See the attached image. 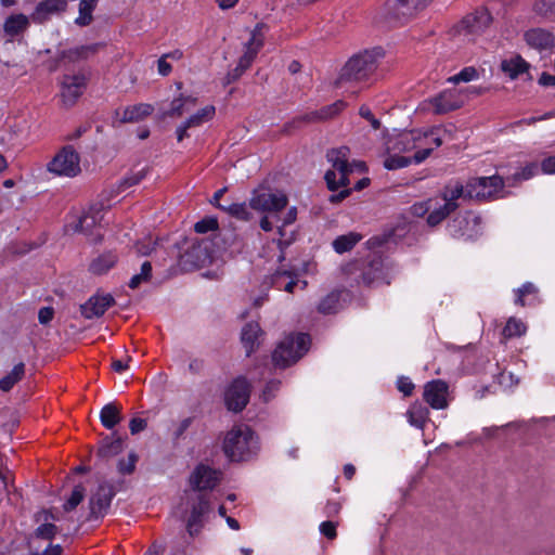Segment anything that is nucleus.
<instances>
[{
	"label": "nucleus",
	"instance_id": "obj_5",
	"mask_svg": "<svg viewBox=\"0 0 555 555\" xmlns=\"http://www.w3.org/2000/svg\"><path fill=\"white\" fill-rule=\"evenodd\" d=\"M257 449L254 431L245 426L231 429L223 441V451L232 461L247 460Z\"/></svg>",
	"mask_w": 555,
	"mask_h": 555
},
{
	"label": "nucleus",
	"instance_id": "obj_15",
	"mask_svg": "<svg viewBox=\"0 0 555 555\" xmlns=\"http://www.w3.org/2000/svg\"><path fill=\"white\" fill-rule=\"evenodd\" d=\"M219 482V473L207 465L199 464L190 476L193 490L204 491L214 489Z\"/></svg>",
	"mask_w": 555,
	"mask_h": 555
},
{
	"label": "nucleus",
	"instance_id": "obj_45",
	"mask_svg": "<svg viewBox=\"0 0 555 555\" xmlns=\"http://www.w3.org/2000/svg\"><path fill=\"white\" fill-rule=\"evenodd\" d=\"M216 113L214 105H207L186 119V126L197 127L204 121L210 120Z\"/></svg>",
	"mask_w": 555,
	"mask_h": 555
},
{
	"label": "nucleus",
	"instance_id": "obj_42",
	"mask_svg": "<svg viewBox=\"0 0 555 555\" xmlns=\"http://www.w3.org/2000/svg\"><path fill=\"white\" fill-rule=\"evenodd\" d=\"M249 204L246 203H232L227 206H222L221 210L228 212L230 216L243 220L248 221L251 219L253 215L249 211Z\"/></svg>",
	"mask_w": 555,
	"mask_h": 555
},
{
	"label": "nucleus",
	"instance_id": "obj_24",
	"mask_svg": "<svg viewBox=\"0 0 555 555\" xmlns=\"http://www.w3.org/2000/svg\"><path fill=\"white\" fill-rule=\"evenodd\" d=\"M102 47V43H91L75 47L68 50H62L57 54V61L61 62L67 60L70 63H76L82 60H87L90 56L96 54Z\"/></svg>",
	"mask_w": 555,
	"mask_h": 555
},
{
	"label": "nucleus",
	"instance_id": "obj_59",
	"mask_svg": "<svg viewBox=\"0 0 555 555\" xmlns=\"http://www.w3.org/2000/svg\"><path fill=\"white\" fill-rule=\"evenodd\" d=\"M192 423H193V417H186V418L182 420L178 424L176 430L172 434L173 440L178 441L179 439H181L183 437L184 433L190 428Z\"/></svg>",
	"mask_w": 555,
	"mask_h": 555
},
{
	"label": "nucleus",
	"instance_id": "obj_60",
	"mask_svg": "<svg viewBox=\"0 0 555 555\" xmlns=\"http://www.w3.org/2000/svg\"><path fill=\"white\" fill-rule=\"evenodd\" d=\"M336 527H337L336 522L326 520L320 525V531L324 537L332 540V539L336 538V535H337Z\"/></svg>",
	"mask_w": 555,
	"mask_h": 555
},
{
	"label": "nucleus",
	"instance_id": "obj_62",
	"mask_svg": "<svg viewBox=\"0 0 555 555\" xmlns=\"http://www.w3.org/2000/svg\"><path fill=\"white\" fill-rule=\"evenodd\" d=\"M431 199H428L426 202L416 203L411 207V211L416 217H423L426 215L430 208H431Z\"/></svg>",
	"mask_w": 555,
	"mask_h": 555
},
{
	"label": "nucleus",
	"instance_id": "obj_64",
	"mask_svg": "<svg viewBox=\"0 0 555 555\" xmlns=\"http://www.w3.org/2000/svg\"><path fill=\"white\" fill-rule=\"evenodd\" d=\"M541 170L547 175H555V155L542 160Z\"/></svg>",
	"mask_w": 555,
	"mask_h": 555
},
{
	"label": "nucleus",
	"instance_id": "obj_28",
	"mask_svg": "<svg viewBox=\"0 0 555 555\" xmlns=\"http://www.w3.org/2000/svg\"><path fill=\"white\" fill-rule=\"evenodd\" d=\"M101 220L100 210L90 209L78 218L74 225L75 232L83 233L85 235H92V230L99 224Z\"/></svg>",
	"mask_w": 555,
	"mask_h": 555
},
{
	"label": "nucleus",
	"instance_id": "obj_63",
	"mask_svg": "<svg viewBox=\"0 0 555 555\" xmlns=\"http://www.w3.org/2000/svg\"><path fill=\"white\" fill-rule=\"evenodd\" d=\"M146 426H147V422L144 418L133 417L129 422V429H130L131 435H137V434L143 431L146 428Z\"/></svg>",
	"mask_w": 555,
	"mask_h": 555
},
{
	"label": "nucleus",
	"instance_id": "obj_36",
	"mask_svg": "<svg viewBox=\"0 0 555 555\" xmlns=\"http://www.w3.org/2000/svg\"><path fill=\"white\" fill-rule=\"evenodd\" d=\"M441 196L444 203L453 204L456 210L459 207L456 201L461 197L467 198L466 185H463L460 182H455L454 184H447L442 191Z\"/></svg>",
	"mask_w": 555,
	"mask_h": 555
},
{
	"label": "nucleus",
	"instance_id": "obj_51",
	"mask_svg": "<svg viewBox=\"0 0 555 555\" xmlns=\"http://www.w3.org/2000/svg\"><path fill=\"white\" fill-rule=\"evenodd\" d=\"M478 77V72L473 66L464 67L459 74L450 77L448 81L453 83L469 82Z\"/></svg>",
	"mask_w": 555,
	"mask_h": 555
},
{
	"label": "nucleus",
	"instance_id": "obj_48",
	"mask_svg": "<svg viewBox=\"0 0 555 555\" xmlns=\"http://www.w3.org/2000/svg\"><path fill=\"white\" fill-rule=\"evenodd\" d=\"M533 10L538 15L555 21V0H538Z\"/></svg>",
	"mask_w": 555,
	"mask_h": 555
},
{
	"label": "nucleus",
	"instance_id": "obj_54",
	"mask_svg": "<svg viewBox=\"0 0 555 555\" xmlns=\"http://www.w3.org/2000/svg\"><path fill=\"white\" fill-rule=\"evenodd\" d=\"M146 176V169H141L137 172H131L129 176L125 177L121 182L120 186L126 189L133 186L141 182L142 179Z\"/></svg>",
	"mask_w": 555,
	"mask_h": 555
},
{
	"label": "nucleus",
	"instance_id": "obj_38",
	"mask_svg": "<svg viewBox=\"0 0 555 555\" xmlns=\"http://www.w3.org/2000/svg\"><path fill=\"white\" fill-rule=\"evenodd\" d=\"M25 375V364L23 362L14 365L12 371L0 379V389L2 391H10L16 383H18Z\"/></svg>",
	"mask_w": 555,
	"mask_h": 555
},
{
	"label": "nucleus",
	"instance_id": "obj_25",
	"mask_svg": "<svg viewBox=\"0 0 555 555\" xmlns=\"http://www.w3.org/2000/svg\"><path fill=\"white\" fill-rule=\"evenodd\" d=\"M264 333L257 322L246 323L241 332V341L246 351V357H250L259 347V337Z\"/></svg>",
	"mask_w": 555,
	"mask_h": 555
},
{
	"label": "nucleus",
	"instance_id": "obj_14",
	"mask_svg": "<svg viewBox=\"0 0 555 555\" xmlns=\"http://www.w3.org/2000/svg\"><path fill=\"white\" fill-rule=\"evenodd\" d=\"M448 389L444 380L434 379L425 385L423 398L433 409L443 410L448 406Z\"/></svg>",
	"mask_w": 555,
	"mask_h": 555
},
{
	"label": "nucleus",
	"instance_id": "obj_34",
	"mask_svg": "<svg viewBox=\"0 0 555 555\" xmlns=\"http://www.w3.org/2000/svg\"><path fill=\"white\" fill-rule=\"evenodd\" d=\"M362 236L356 232H349L348 234L337 236L332 246L337 254H344L350 251L360 241Z\"/></svg>",
	"mask_w": 555,
	"mask_h": 555
},
{
	"label": "nucleus",
	"instance_id": "obj_44",
	"mask_svg": "<svg viewBox=\"0 0 555 555\" xmlns=\"http://www.w3.org/2000/svg\"><path fill=\"white\" fill-rule=\"evenodd\" d=\"M453 211H455L454 205L451 203H444L439 208H435L433 211L429 212L427 217V223L430 227H435L442 222Z\"/></svg>",
	"mask_w": 555,
	"mask_h": 555
},
{
	"label": "nucleus",
	"instance_id": "obj_56",
	"mask_svg": "<svg viewBox=\"0 0 555 555\" xmlns=\"http://www.w3.org/2000/svg\"><path fill=\"white\" fill-rule=\"evenodd\" d=\"M397 388L401 391L405 397H409L413 393L415 388L412 380L406 376H400L397 380Z\"/></svg>",
	"mask_w": 555,
	"mask_h": 555
},
{
	"label": "nucleus",
	"instance_id": "obj_26",
	"mask_svg": "<svg viewBox=\"0 0 555 555\" xmlns=\"http://www.w3.org/2000/svg\"><path fill=\"white\" fill-rule=\"evenodd\" d=\"M346 107V103L343 100H338L330 105H326L320 108L317 112H312L310 114H306L301 117L304 121H315V120H326L338 115Z\"/></svg>",
	"mask_w": 555,
	"mask_h": 555
},
{
	"label": "nucleus",
	"instance_id": "obj_55",
	"mask_svg": "<svg viewBox=\"0 0 555 555\" xmlns=\"http://www.w3.org/2000/svg\"><path fill=\"white\" fill-rule=\"evenodd\" d=\"M539 171V165L537 163H530L526 165L520 171L514 175L516 180H528L532 178Z\"/></svg>",
	"mask_w": 555,
	"mask_h": 555
},
{
	"label": "nucleus",
	"instance_id": "obj_29",
	"mask_svg": "<svg viewBox=\"0 0 555 555\" xmlns=\"http://www.w3.org/2000/svg\"><path fill=\"white\" fill-rule=\"evenodd\" d=\"M530 64L525 61L520 55H515L509 60H504L501 63V69L511 79H516L520 74L528 72Z\"/></svg>",
	"mask_w": 555,
	"mask_h": 555
},
{
	"label": "nucleus",
	"instance_id": "obj_13",
	"mask_svg": "<svg viewBox=\"0 0 555 555\" xmlns=\"http://www.w3.org/2000/svg\"><path fill=\"white\" fill-rule=\"evenodd\" d=\"M492 15L486 8H478L463 17L461 27L469 35H481L492 24Z\"/></svg>",
	"mask_w": 555,
	"mask_h": 555
},
{
	"label": "nucleus",
	"instance_id": "obj_22",
	"mask_svg": "<svg viewBox=\"0 0 555 555\" xmlns=\"http://www.w3.org/2000/svg\"><path fill=\"white\" fill-rule=\"evenodd\" d=\"M184 266L192 269L204 267L210 261V255L206 243H193L192 246L181 256Z\"/></svg>",
	"mask_w": 555,
	"mask_h": 555
},
{
	"label": "nucleus",
	"instance_id": "obj_31",
	"mask_svg": "<svg viewBox=\"0 0 555 555\" xmlns=\"http://www.w3.org/2000/svg\"><path fill=\"white\" fill-rule=\"evenodd\" d=\"M117 259L113 251H106L91 261L89 271L93 274L102 275L116 264Z\"/></svg>",
	"mask_w": 555,
	"mask_h": 555
},
{
	"label": "nucleus",
	"instance_id": "obj_10",
	"mask_svg": "<svg viewBox=\"0 0 555 555\" xmlns=\"http://www.w3.org/2000/svg\"><path fill=\"white\" fill-rule=\"evenodd\" d=\"M288 203V198L283 193H270L255 190L249 198V207L259 212L278 214L282 211Z\"/></svg>",
	"mask_w": 555,
	"mask_h": 555
},
{
	"label": "nucleus",
	"instance_id": "obj_32",
	"mask_svg": "<svg viewBox=\"0 0 555 555\" xmlns=\"http://www.w3.org/2000/svg\"><path fill=\"white\" fill-rule=\"evenodd\" d=\"M415 146L413 137L411 132H401L392 138H390L387 142V151L389 153H402L410 151Z\"/></svg>",
	"mask_w": 555,
	"mask_h": 555
},
{
	"label": "nucleus",
	"instance_id": "obj_6",
	"mask_svg": "<svg viewBox=\"0 0 555 555\" xmlns=\"http://www.w3.org/2000/svg\"><path fill=\"white\" fill-rule=\"evenodd\" d=\"M503 188L504 181L500 176L472 178L466 183V196L469 199H489Z\"/></svg>",
	"mask_w": 555,
	"mask_h": 555
},
{
	"label": "nucleus",
	"instance_id": "obj_43",
	"mask_svg": "<svg viewBox=\"0 0 555 555\" xmlns=\"http://www.w3.org/2000/svg\"><path fill=\"white\" fill-rule=\"evenodd\" d=\"M339 298V292H331L320 300L318 305V311L322 314H331L337 312Z\"/></svg>",
	"mask_w": 555,
	"mask_h": 555
},
{
	"label": "nucleus",
	"instance_id": "obj_27",
	"mask_svg": "<svg viewBox=\"0 0 555 555\" xmlns=\"http://www.w3.org/2000/svg\"><path fill=\"white\" fill-rule=\"evenodd\" d=\"M124 450V441L120 437H105L96 451V456L100 460H108L117 454H119Z\"/></svg>",
	"mask_w": 555,
	"mask_h": 555
},
{
	"label": "nucleus",
	"instance_id": "obj_52",
	"mask_svg": "<svg viewBox=\"0 0 555 555\" xmlns=\"http://www.w3.org/2000/svg\"><path fill=\"white\" fill-rule=\"evenodd\" d=\"M291 270L285 268L284 266L280 267L275 270L274 273L270 275V284L279 291H282L284 283H286L287 276H289Z\"/></svg>",
	"mask_w": 555,
	"mask_h": 555
},
{
	"label": "nucleus",
	"instance_id": "obj_23",
	"mask_svg": "<svg viewBox=\"0 0 555 555\" xmlns=\"http://www.w3.org/2000/svg\"><path fill=\"white\" fill-rule=\"evenodd\" d=\"M436 114L442 115L459 109L463 106V101L455 91H443L430 100Z\"/></svg>",
	"mask_w": 555,
	"mask_h": 555
},
{
	"label": "nucleus",
	"instance_id": "obj_1",
	"mask_svg": "<svg viewBox=\"0 0 555 555\" xmlns=\"http://www.w3.org/2000/svg\"><path fill=\"white\" fill-rule=\"evenodd\" d=\"M341 270L351 282L358 285L371 286L378 282L390 283L384 259L375 251L347 262Z\"/></svg>",
	"mask_w": 555,
	"mask_h": 555
},
{
	"label": "nucleus",
	"instance_id": "obj_8",
	"mask_svg": "<svg viewBox=\"0 0 555 555\" xmlns=\"http://www.w3.org/2000/svg\"><path fill=\"white\" fill-rule=\"evenodd\" d=\"M250 385L243 376L236 377L227 388L224 393L225 406L229 411L238 413L249 402Z\"/></svg>",
	"mask_w": 555,
	"mask_h": 555
},
{
	"label": "nucleus",
	"instance_id": "obj_33",
	"mask_svg": "<svg viewBox=\"0 0 555 555\" xmlns=\"http://www.w3.org/2000/svg\"><path fill=\"white\" fill-rule=\"evenodd\" d=\"M406 416L412 426L423 429L428 421L429 410L427 406L415 402L406 411Z\"/></svg>",
	"mask_w": 555,
	"mask_h": 555
},
{
	"label": "nucleus",
	"instance_id": "obj_40",
	"mask_svg": "<svg viewBox=\"0 0 555 555\" xmlns=\"http://www.w3.org/2000/svg\"><path fill=\"white\" fill-rule=\"evenodd\" d=\"M515 293V304L525 307L527 304L531 305L537 299L538 287L533 283L527 282L516 289Z\"/></svg>",
	"mask_w": 555,
	"mask_h": 555
},
{
	"label": "nucleus",
	"instance_id": "obj_30",
	"mask_svg": "<svg viewBox=\"0 0 555 555\" xmlns=\"http://www.w3.org/2000/svg\"><path fill=\"white\" fill-rule=\"evenodd\" d=\"M154 111L152 104L140 103L132 106H128L124 109L120 122H134L140 121L144 117L150 116Z\"/></svg>",
	"mask_w": 555,
	"mask_h": 555
},
{
	"label": "nucleus",
	"instance_id": "obj_47",
	"mask_svg": "<svg viewBox=\"0 0 555 555\" xmlns=\"http://www.w3.org/2000/svg\"><path fill=\"white\" fill-rule=\"evenodd\" d=\"M86 493L85 487L79 483L74 487L70 496L68 500L63 504V509L65 512H72L74 511L83 500Z\"/></svg>",
	"mask_w": 555,
	"mask_h": 555
},
{
	"label": "nucleus",
	"instance_id": "obj_17",
	"mask_svg": "<svg viewBox=\"0 0 555 555\" xmlns=\"http://www.w3.org/2000/svg\"><path fill=\"white\" fill-rule=\"evenodd\" d=\"M262 27H264L263 24L256 25L255 29L251 31L250 39L245 44L246 50L238 60L237 66L245 72L250 67L259 50L263 46V38L260 34Z\"/></svg>",
	"mask_w": 555,
	"mask_h": 555
},
{
	"label": "nucleus",
	"instance_id": "obj_37",
	"mask_svg": "<svg viewBox=\"0 0 555 555\" xmlns=\"http://www.w3.org/2000/svg\"><path fill=\"white\" fill-rule=\"evenodd\" d=\"M352 172H353V169L339 172L340 178L337 181L335 170H327L324 175V180L326 182L327 189L332 192L337 191L339 188L349 189L348 188V185L350 184L349 175Z\"/></svg>",
	"mask_w": 555,
	"mask_h": 555
},
{
	"label": "nucleus",
	"instance_id": "obj_41",
	"mask_svg": "<svg viewBox=\"0 0 555 555\" xmlns=\"http://www.w3.org/2000/svg\"><path fill=\"white\" fill-rule=\"evenodd\" d=\"M98 0H80L79 15L75 20V23L79 26H88L93 20L92 12Z\"/></svg>",
	"mask_w": 555,
	"mask_h": 555
},
{
	"label": "nucleus",
	"instance_id": "obj_4",
	"mask_svg": "<svg viewBox=\"0 0 555 555\" xmlns=\"http://www.w3.org/2000/svg\"><path fill=\"white\" fill-rule=\"evenodd\" d=\"M433 0H387L375 17L389 26L403 24L424 10Z\"/></svg>",
	"mask_w": 555,
	"mask_h": 555
},
{
	"label": "nucleus",
	"instance_id": "obj_35",
	"mask_svg": "<svg viewBox=\"0 0 555 555\" xmlns=\"http://www.w3.org/2000/svg\"><path fill=\"white\" fill-rule=\"evenodd\" d=\"M28 17L24 14L9 16L3 25L7 35L14 37L23 33L28 26Z\"/></svg>",
	"mask_w": 555,
	"mask_h": 555
},
{
	"label": "nucleus",
	"instance_id": "obj_20",
	"mask_svg": "<svg viewBox=\"0 0 555 555\" xmlns=\"http://www.w3.org/2000/svg\"><path fill=\"white\" fill-rule=\"evenodd\" d=\"M526 43L538 51H545L555 47V36L543 28H531L524 34Z\"/></svg>",
	"mask_w": 555,
	"mask_h": 555
},
{
	"label": "nucleus",
	"instance_id": "obj_49",
	"mask_svg": "<svg viewBox=\"0 0 555 555\" xmlns=\"http://www.w3.org/2000/svg\"><path fill=\"white\" fill-rule=\"evenodd\" d=\"M184 107H185L184 95L180 94V96H178L171 101L170 108L168 111L159 112L160 118L164 119L166 117H180V116H182V114L185 111Z\"/></svg>",
	"mask_w": 555,
	"mask_h": 555
},
{
	"label": "nucleus",
	"instance_id": "obj_19",
	"mask_svg": "<svg viewBox=\"0 0 555 555\" xmlns=\"http://www.w3.org/2000/svg\"><path fill=\"white\" fill-rule=\"evenodd\" d=\"M209 501L205 494H198L197 501L192 505L186 528L191 535L197 534L203 526V518L209 512Z\"/></svg>",
	"mask_w": 555,
	"mask_h": 555
},
{
	"label": "nucleus",
	"instance_id": "obj_21",
	"mask_svg": "<svg viewBox=\"0 0 555 555\" xmlns=\"http://www.w3.org/2000/svg\"><path fill=\"white\" fill-rule=\"evenodd\" d=\"M350 150L348 146H340L337 149H331L326 153V159L328 163L332 164L333 169L343 172L346 170H351L354 167L362 169H365V165L363 163H356L349 164L348 156H349Z\"/></svg>",
	"mask_w": 555,
	"mask_h": 555
},
{
	"label": "nucleus",
	"instance_id": "obj_53",
	"mask_svg": "<svg viewBox=\"0 0 555 555\" xmlns=\"http://www.w3.org/2000/svg\"><path fill=\"white\" fill-rule=\"evenodd\" d=\"M218 229V220L214 217H206L194 224L196 233H207Z\"/></svg>",
	"mask_w": 555,
	"mask_h": 555
},
{
	"label": "nucleus",
	"instance_id": "obj_11",
	"mask_svg": "<svg viewBox=\"0 0 555 555\" xmlns=\"http://www.w3.org/2000/svg\"><path fill=\"white\" fill-rule=\"evenodd\" d=\"M88 77L85 74L64 75L61 81L62 102L73 106L87 89Z\"/></svg>",
	"mask_w": 555,
	"mask_h": 555
},
{
	"label": "nucleus",
	"instance_id": "obj_9",
	"mask_svg": "<svg viewBox=\"0 0 555 555\" xmlns=\"http://www.w3.org/2000/svg\"><path fill=\"white\" fill-rule=\"evenodd\" d=\"M116 491L113 485L102 482L96 488V491L91 494L89 499V515L87 520H96L103 518L109 509L113 498Z\"/></svg>",
	"mask_w": 555,
	"mask_h": 555
},
{
	"label": "nucleus",
	"instance_id": "obj_7",
	"mask_svg": "<svg viewBox=\"0 0 555 555\" xmlns=\"http://www.w3.org/2000/svg\"><path fill=\"white\" fill-rule=\"evenodd\" d=\"M48 170L57 176H77L81 170L79 154L72 145L64 146L48 164Z\"/></svg>",
	"mask_w": 555,
	"mask_h": 555
},
{
	"label": "nucleus",
	"instance_id": "obj_3",
	"mask_svg": "<svg viewBox=\"0 0 555 555\" xmlns=\"http://www.w3.org/2000/svg\"><path fill=\"white\" fill-rule=\"evenodd\" d=\"M310 335L306 333L285 336L272 352L274 366L286 369L298 362L309 350Z\"/></svg>",
	"mask_w": 555,
	"mask_h": 555
},
{
	"label": "nucleus",
	"instance_id": "obj_2",
	"mask_svg": "<svg viewBox=\"0 0 555 555\" xmlns=\"http://www.w3.org/2000/svg\"><path fill=\"white\" fill-rule=\"evenodd\" d=\"M384 56L382 48L364 50L353 54L341 67L336 85L345 82H362L375 73L378 61Z\"/></svg>",
	"mask_w": 555,
	"mask_h": 555
},
{
	"label": "nucleus",
	"instance_id": "obj_58",
	"mask_svg": "<svg viewBox=\"0 0 555 555\" xmlns=\"http://www.w3.org/2000/svg\"><path fill=\"white\" fill-rule=\"evenodd\" d=\"M359 115L366 119L371 124L373 129L378 130L380 128V121L377 118H375V116L367 106L362 105L359 109Z\"/></svg>",
	"mask_w": 555,
	"mask_h": 555
},
{
	"label": "nucleus",
	"instance_id": "obj_61",
	"mask_svg": "<svg viewBox=\"0 0 555 555\" xmlns=\"http://www.w3.org/2000/svg\"><path fill=\"white\" fill-rule=\"evenodd\" d=\"M289 270H291V274H289V276H287V279H286L287 281H286V283H284L282 291H285L287 293H293L295 286L299 282V280H298L299 274L295 268H289Z\"/></svg>",
	"mask_w": 555,
	"mask_h": 555
},
{
	"label": "nucleus",
	"instance_id": "obj_18",
	"mask_svg": "<svg viewBox=\"0 0 555 555\" xmlns=\"http://www.w3.org/2000/svg\"><path fill=\"white\" fill-rule=\"evenodd\" d=\"M66 8V0H43L36 5L30 17L34 23L42 24L50 20L52 15L64 12Z\"/></svg>",
	"mask_w": 555,
	"mask_h": 555
},
{
	"label": "nucleus",
	"instance_id": "obj_39",
	"mask_svg": "<svg viewBox=\"0 0 555 555\" xmlns=\"http://www.w3.org/2000/svg\"><path fill=\"white\" fill-rule=\"evenodd\" d=\"M100 420L105 428H114L121 420L119 409L114 403L105 404L101 410Z\"/></svg>",
	"mask_w": 555,
	"mask_h": 555
},
{
	"label": "nucleus",
	"instance_id": "obj_57",
	"mask_svg": "<svg viewBox=\"0 0 555 555\" xmlns=\"http://www.w3.org/2000/svg\"><path fill=\"white\" fill-rule=\"evenodd\" d=\"M281 386V382L278 379H271L266 384V387L262 392V397L264 401H269L272 399L276 391H279Z\"/></svg>",
	"mask_w": 555,
	"mask_h": 555
},
{
	"label": "nucleus",
	"instance_id": "obj_12",
	"mask_svg": "<svg viewBox=\"0 0 555 555\" xmlns=\"http://www.w3.org/2000/svg\"><path fill=\"white\" fill-rule=\"evenodd\" d=\"M59 520L51 509L42 508L34 514V521L38 524L33 535L40 540H52L59 532V527L54 524Z\"/></svg>",
	"mask_w": 555,
	"mask_h": 555
},
{
	"label": "nucleus",
	"instance_id": "obj_46",
	"mask_svg": "<svg viewBox=\"0 0 555 555\" xmlns=\"http://www.w3.org/2000/svg\"><path fill=\"white\" fill-rule=\"evenodd\" d=\"M526 332V325L522 321L516 318H509L502 331L505 338L519 337Z\"/></svg>",
	"mask_w": 555,
	"mask_h": 555
},
{
	"label": "nucleus",
	"instance_id": "obj_50",
	"mask_svg": "<svg viewBox=\"0 0 555 555\" xmlns=\"http://www.w3.org/2000/svg\"><path fill=\"white\" fill-rule=\"evenodd\" d=\"M412 163V158L408 156L399 155V153L390 154L385 160H384V167L387 170H397L400 168H404L409 166Z\"/></svg>",
	"mask_w": 555,
	"mask_h": 555
},
{
	"label": "nucleus",
	"instance_id": "obj_16",
	"mask_svg": "<svg viewBox=\"0 0 555 555\" xmlns=\"http://www.w3.org/2000/svg\"><path fill=\"white\" fill-rule=\"evenodd\" d=\"M114 305L115 299L111 294L93 295L80 306V312L86 319L99 318Z\"/></svg>",
	"mask_w": 555,
	"mask_h": 555
}]
</instances>
